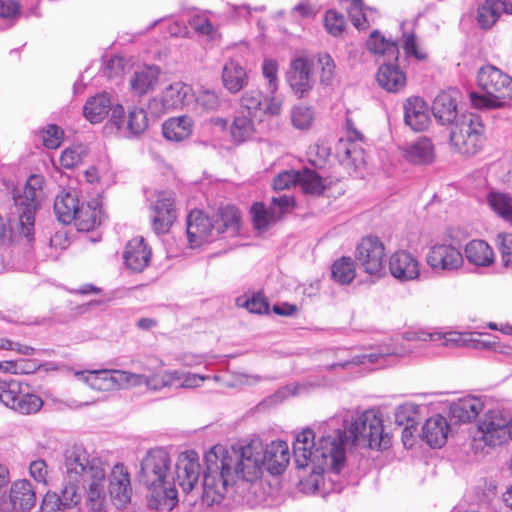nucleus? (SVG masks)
<instances>
[{
	"label": "nucleus",
	"instance_id": "bb28decb",
	"mask_svg": "<svg viewBox=\"0 0 512 512\" xmlns=\"http://www.w3.org/2000/svg\"><path fill=\"white\" fill-rule=\"evenodd\" d=\"M464 261L466 260L475 268L490 267L495 261V254L491 246L484 240H471L463 251Z\"/></svg>",
	"mask_w": 512,
	"mask_h": 512
},
{
	"label": "nucleus",
	"instance_id": "f257e3e1",
	"mask_svg": "<svg viewBox=\"0 0 512 512\" xmlns=\"http://www.w3.org/2000/svg\"><path fill=\"white\" fill-rule=\"evenodd\" d=\"M262 452L260 440H251L229 449L222 445L213 446L204 457L202 501L207 505L220 503L228 487L238 479L248 482L259 479L263 469Z\"/></svg>",
	"mask_w": 512,
	"mask_h": 512
},
{
	"label": "nucleus",
	"instance_id": "680f3d73",
	"mask_svg": "<svg viewBox=\"0 0 512 512\" xmlns=\"http://www.w3.org/2000/svg\"><path fill=\"white\" fill-rule=\"evenodd\" d=\"M382 357H383L382 354L381 355L374 354V353L364 354V355H360V356H355L350 360H339L338 362H335V363L327 366V368H329V369H334L337 367L347 368L350 365L365 364L367 362L374 363V362H378L379 358H382Z\"/></svg>",
	"mask_w": 512,
	"mask_h": 512
},
{
	"label": "nucleus",
	"instance_id": "c756f323",
	"mask_svg": "<svg viewBox=\"0 0 512 512\" xmlns=\"http://www.w3.org/2000/svg\"><path fill=\"white\" fill-rule=\"evenodd\" d=\"M249 81L246 68L235 59H229L222 68V83L232 94L240 92Z\"/></svg>",
	"mask_w": 512,
	"mask_h": 512
},
{
	"label": "nucleus",
	"instance_id": "c9c22d12",
	"mask_svg": "<svg viewBox=\"0 0 512 512\" xmlns=\"http://www.w3.org/2000/svg\"><path fill=\"white\" fill-rule=\"evenodd\" d=\"M486 203L497 217L512 227V194L497 190L489 191Z\"/></svg>",
	"mask_w": 512,
	"mask_h": 512
},
{
	"label": "nucleus",
	"instance_id": "2f4dec72",
	"mask_svg": "<svg viewBox=\"0 0 512 512\" xmlns=\"http://www.w3.org/2000/svg\"><path fill=\"white\" fill-rule=\"evenodd\" d=\"M9 499L13 509L29 510L36 503V493L28 480H18L10 488Z\"/></svg>",
	"mask_w": 512,
	"mask_h": 512
},
{
	"label": "nucleus",
	"instance_id": "864d4df0",
	"mask_svg": "<svg viewBox=\"0 0 512 512\" xmlns=\"http://www.w3.org/2000/svg\"><path fill=\"white\" fill-rule=\"evenodd\" d=\"M350 6L348 8V14L351 18L353 25L358 30H365L370 25L367 11L363 10L362 0H349Z\"/></svg>",
	"mask_w": 512,
	"mask_h": 512
},
{
	"label": "nucleus",
	"instance_id": "8fccbe9b",
	"mask_svg": "<svg viewBox=\"0 0 512 512\" xmlns=\"http://www.w3.org/2000/svg\"><path fill=\"white\" fill-rule=\"evenodd\" d=\"M236 304L246 308L249 312L262 314L268 312L269 305L266 298L259 292L251 296H241L236 299Z\"/></svg>",
	"mask_w": 512,
	"mask_h": 512
},
{
	"label": "nucleus",
	"instance_id": "f3484780",
	"mask_svg": "<svg viewBox=\"0 0 512 512\" xmlns=\"http://www.w3.org/2000/svg\"><path fill=\"white\" fill-rule=\"evenodd\" d=\"M384 244L374 236L361 240L356 248V259L363 271L370 275L379 276L384 269Z\"/></svg>",
	"mask_w": 512,
	"mask_h": 512
},
{
	"label": "nucleus",
	"instance_id": "a878e982",
	"mask_svg": "<svg viewBox=\"0 0 512 512\" xmlns=\"http://www.w3.org/2000/svg\"><path fill=\"white\" fill-rule=\"evenodd\" d=\"M194 94L192 88L183 83L175 82L169 85L161 95V104L164 111L189 107L193 104Z\"/></svg>",
	"mask_w": 512,
	"mask_h": 512
},
{
	"label": "nucleus",
	"instance_id": "a18cd8bd",
	"mask_svg": "<svg viewBox=\"0 0 512 512\" xmlns=\"http://www.w3.org/2000/svg\"><path fill=\"white\" fill-rule=\"evenodd\" d=\"M251 214L255 228L258 231H265L278 218L271 207L266 208L262 203H255L251 207Z\"/></svg>",
	"mask_w": 512,
	"mask_h": 512
},
{
	"label": "nucleus",
	"instance_id": "6e6d98bb",
	"mask_svg": "<svg viewBox=\"0 0 512 512\" xmlns=\"http://www.w3.org/2000/svg\"><path fill=\"white\" fill-rule=\"evenodd\" d=\"M419 407L413 403L400 405L395 413V422L400 426L417 425Z\"/></svg>",
	"mask_w": 512,
	"mask_h": 512
},
{
	"label": "nucleus",
	"instance_id": "052dcab7",
	"mask_svg": "<svg viewBox=\"0 0 512 512\" xmlns=\"http://www.w3.org/2000/svg\"><path fill=\"white\" fill-rule=\"evenodd\" d=\"M63 138V131L56 125H49L42 135L43 145L49 149H56L60 146Z\"/></svg>",
	"mask_w": 512,
	"mask_h": 512
},
{
	"label": "nucleus",
	"instance_id": "338daca9",
	"mask_svg": "<svg viewBox=\"0 0 512 512\" xmlns=\"http://www.w3.org/2000/svg\"><path fill=\"white\" fill-rule=\"evenodd\" d=\"M294 205V200L292 197L287 195H281L279 197L273 198L271 202V208L276 212L277 218L279 219L282 214L286 213L290 208Z\"/></svg>",
	"mask_w": 512,
	"mask_h": 512
},
{
	"label": "nucleus",
	"instance_id": "7c9ffc66",
	"mask_svg": "<svg viewBox=\"0 0 512 512\" xmlns=\"http://www.w3.org/2000/svg\"><path fill=\"white\" fill-rule=\"evenodd\" d=\"M512 14V3L502 0H486L477 12V22L484 29L491 28L503 14Z\"/></svg>",
	"mask_w": 512,
	"mask_h": 512
},
{
	"label": "nucleus",
	"instance_id": "79ce46f5",
	"mask_svg": "<svg viewBox=\"0 0 512 512\" xmlns=\"http://www.w3.org/2000/svg\"><path fill=\"white\" fill-rule=\"evenodd\" d=\"M238 112L262 119L264 115L262 92L258 89L245 91L240 99Z\"/></svg>",
	"mask_w": 512,
	"mask_h": 512
},
{
	"label": "nucleus",
	"instance_id": "de8ad7c7",
	"mask_svg": "<svg viewBox=\"0 0 512 512\" xmlns=\"http://www.w3.org/2000/svg\"><path fill=\"white\" fill-rule=\"evenodd\" d=\"M319 67V82L323 86H331L336 75V65L329 54H319L317 56Z\"/></svg>",
	"mask_w": 512,
	"mask_h": 512
},
{
	"label": "nucleus",
	"instance_id": "b1692460",
	"mask_svg": "<svg viewBox=\"0 0 512 512\" xmlns=\"http://www.w3.org/2000/svg\"><path fill=\"white\" fill-rule=\"evenodd\" d=\"M469 334L456 331L441 333L428 332L425 330H409L404 333V338L408 341H442L445 346L468 347Z\"/></svg>",
	"mask_w": 512,
	"mask_h": 512
},
{
	"label": "nucleus",
	"instance_id": "412c9836",
	"mask_svg": "<svg viewBox=\"0 0 512 512\" xmlns=\"http://www.w3.org/2000/svg\"><path fill=\"white\" fill-rule=\"evenodd\" d=\"M404 122L415 132L426 130L430 123V108L428 104L418 96L407 98L403 103Z\"/></svg>",
	"mask_w": 512,
	"mask_h": 512
},
{
	"label": "nucleus",
	"instance_id": "39448f33",
	"mask_svg": "<svg viewBox=\"0 0 512 512\" xmlns=\"http://www.w3.org/2000/svg\"><path fill=\"white\" fill-rule=\"evenodd\" d=\"M170 458L163 449H152L141 462L140 480L147 487L149 506L156 510H171L177 501L175 484L168 480Z\"/></svg>",
	"mask_w": 512,
	"mask_h": 512
},
{
	"label": "nucleus",
	"instance_id": "6e6552de",
	"mask_svg": "<svg viewBox=\"0 0 512 512\" xmlns=\"http://www.w3.org/2000/svg\"><path fill=\"white\" fill-rule=\"evenodd\" d=\"M352 443H367L371 449H387L391 444L390 434L385 430L382 414L374 409L366 410L360 414L349 428Z\"/></svg>",
	"mask_w": 512,
	"mask_h": 512
},
{
	"label": "nucleus",
	"instance_id": "49530a36",
	"mask_svg": "<svg viewBox=\"0 0 512 512\" xmlns=\"http://www.w3.org/2000/svg\"><path fill=\"white\" fill-rule=\"evenodd\" d=\"M148 126L146 112L142 108L130 110L125 127V135L133 136L142 133Z\"/></svg>",
	"mask_w": 512,
	"mask_h": 512
},
{
	"label": "nucleus",
	"instance_id": "72a5a7b5",
	"mask_svg": "<svg viewBox=\"0 0 512 512\" xmlns=\"http://www.w3.org/2000/svg\"><path fill=\"white\" fill-rule=\"evenodd\" d=\"M158 77L159 70L157 67H139L130 78V89L135 95L142 96L154 88Z\"/></svg>",
	"mask_w": 512,
	"mask_h": 512
},
{
	"label": "nucleus",
	"instance_id": "aec40b11",
	"mask_svg": "<svg viewBox=\"0 0 512 512\" xmlns=\"http://www.w3.org/2000/svg\"><path fill=\"white\" fill-rule=\"evenodd\" d=\"M389 270L401 282L413 281L420 276V262L412 253L400 250L390 256Z\"/></svg>",
	"mask_w": 512,
	"mask_h": 512
},
{
	"label": "nucleus",
	"instance_id": "c03bdc74",
	"mask_svg": "<svg viewBox=\"0 0 512 512\" xmlns=\"http://www.w3.org/2000/svg\"><path fill=\"white\" fill-rule=\"evenodd\" d=\"M298 184L306 194L311 195H320L326 187L324 180L310 169L300 171Z\"/></svg>",
	"mask_w": 512,
	"mask_h": 512
},
{
	"label": "nucleus",
	"instance_id": "ddd939ff",
	"mask_svg": "<svg viewBox=\"0 0 512 512\" xmlns=\"http://www.w3.org/2000/svg\"><path fill=\"white\" fill-rule=\"evenodd\" d=\"M111 111V121L117 130L122 129L124 109L121 105H113L111 96L106 93H98L90 97L84 107L83 115L91 123L103 121Z\"/></svg>",
	"mask_w": 512,
	"mask_h": 512
},
{
	"label": "nucleus",
	"instance_id": "393cba45",
	"mask_svg": "<svg viewBox=\"0 0 512 512\" xmlns=\"http://www.w3.org/2000/svg\"><path fill=\"white\" fill-rule=\"evenodd\" d=\"M378 85L390 93L401 92L407 82L405 72L399 67L398 61L389 60L379 66L376 73Z\"/></svg>",
	"mask_w": 512,
	"mask_h": 512
},
{
	"label": "nucleus",
	"instance_id": "5fc2aeb1",
	"mask_svg": "<svg viewBox=\"0 0 512 512\" xmlns=\"http://www.w3.org/2000/svg\"><path fill=\"white\" fill-rule=\"evenodd\" d=\"M314 120V111L310 107L296 106L291 112V121L295 128L306 130L310 128Z\"/></svg>",
	"mask_w": 512,
	"mask_h": 512
},
{
	"label": "nucleus",
	"instance_id": "7ed1b4c3",
	"mask_svg": "<svg viewBox=\"0 0 512 512\" xmlns=\"http://www.w3.org/2000/svg\"><path fill=\"white\" fill-rule=\"evenodd\" d=\"M164 361L156 356L146 359L144 373H133L118 369H100L77 371L78 380L96 391H116L120 389L146 386L150 391L163 389H194L209 379V376L184 372L181 370H163Z\"/></svg>",
	"mask_w": 512,
	"mask_h": 512
},
{
	"label": "nucleus",
	"instance_id": "f03ea898",
	"mask_svg": "<svg viewBox=\"0 0 512 512\" xmlns=\"http://www.w3.org/2000/svg\"><path fill=\"white\" fill-rule=\"evenodd\" d=\"M63 487L58 495L63 508L107 512L106 469L98 457H90L81 446L66 450Z\"/></svg>",
	"mask_w": 512,
	"mask_h": 512
},
{
	"label": "nucleus",
	"instance_id": "4be33fe9",
	"mask_svg": "<svg viewBox=\"0 0 512 512\" xmlns=\"http://www.w3.org/2000/svg\"><path fill=\"white\" fill-rule=\"evenodd\" d=\"M262 463L272 475L281 474L290 460V451L287 442L272 441L265 447L262 445Z\"/></svg>",
	"mask_w": 512,
	"mask_h": 512
},
{
	"label": "nucleus",
	"instance_id": "09e8293b",
	"mask_svg": "<svg viewBox=\"0 0 512 512\" xmlns=\"http://www.w3.org/2000/svg\"><path fill=\"white\" fill-rule=\"evenodd\" d=\"M278 61L272 58H265L261 65V72L267 81L266 88L268 93H276L279 88Z\"/></svg>",
	"mask_w": 512,
	"mask_h": 512
},
{
	"label": "nucleus",
	"instance_id": "473e14b6",
	"mask_svg": "<svg viewBox=\"0 0 512 512\" xmlns=\"http://www.w3.org/2000/svg\"><path fill=\"white\" fill-rule=\"evenodd\" d=\"M80 207L76 192L62 191L54 202V211L57 219L63 224H70L77 216Z\"/></svg>",
	"mask_w": 512,
	"mask_h": 512
},
{
	"label": "nucleus",
	"instance_id": "a211bd4d",
	"mask_svg": "<svg viewBox=\"0 0 512 512\" xmlns=\"http://www.w3.org/2000/svg\"><path fill=\"white\" fill-rule=\"evenodd\" d=\"M0 401L10 409L23 415L38 412L42 405V399L31 393H22L17 382H11L0 393Z\"/></svg>",
	"mask_w": 512,
	"mask_h": 512
},
{
	"label": "nucleus",
	"instance_id": "3c124183",
	"mask_svg": "<svg viewBox=\"0 0 512 512\" xmlns=\"http://www.w3.org/2000/svg\"><path fill=\"white\" fill-rule=\"evenodd\" d=\"M201 108L203 111L211 112L217 111L222 104L219 95L210 90H201L193 99V104Z\"/></svg>",
	"mask_w": 512,
	"mask_h": 512
},
{
	"label": "nucleus",
	"instance_id": "6ab92c4d",
	"mask_svg": "<svg viewBox=\"0 0 512 512\" xmlns=\"http://www.w3.org/2000/svg\"><path fill=\"white\" fill-rule=\"evenodd\" d=\"M175 478L171 484L178 485L184 493H190L200 476L199 456L194 451H185L178 456L175 465Z\"/></svg>",
	"mask_w": 512,
	"mask_h": 512
},
{
	"label": "nucleus",
	"instance_id": "f704fd0d",
	"mask_svg": "<svg viewBox=\"0 0 512 512\" xmlns=\"http://www.w3.org/2000/svg\"><path fill=\"white\" fill-rule=\"evenodd\" d=\"M262 119L237 112L230 126V134L235 142L242 143L253 137L256 126Z\"/></svg>",
	"mask_w": 512,
	"mask_h": 512
},
{
	"label": "nucleus",
	"instance_id": "423d86ee",
	"mask_svg": "<svg viewBox=\"0 0 512 512\" xmlns=\"http://www.w3.org/2000/svg\"><path fill=\"white\" fill-rule=\"evenodd\" d=\"M240 212L234 206H225L211 219L201 210H193L187 217V237L191 248L212 242L220 234L236 235L240 228Z\"/></svg>",
	"mask_w": 512,
	"mask_h": 512
},
{
	"label": "nucleus",
	"instance_id": "603ef678",
	"mask_svg": "<svg viewBox=\"0 0 512 512\" xmlns=\"http://www.w3.org/2000/svg\"><path fill=\"white\" fill-rule=\"evenodd\" d=\"M86 155V148L82 145L69 147L61 153L60 164L66 169H72L80 164Z\"/></svg>",
	"mask_w": 512,
	"mask_h": 512
},
{
	"label": "nucleus",
	"instance_id": "e433bc0d",
	"mask_svg": "<svg viewBox=\"0 0 512 512\" xmlns=\"http://www.w3.org/2000/svg\"><path fill=\"white\" fill-rule=\"evenodd\" d=\"M484 409L483 401L478 397H465L454 402L451 406V415L460 422H471Z\"/></svg>",
	"mask_w": 512,
	"mask_h": 512
},
{
	"label": "nucleus",
	"instance_id": "e2e57ef3",
	"mask_svg": "<svg viewBox=\"0 0 512 512\" xmlns=\"http://www.w3.org/2000/svg\"><path fill=\"white\" fill-rule=\"evenodd\" d=\"M403 49L407 57H414L419 61H423L427 58V53L418 47L413 34L405 36Z\"/></svg>",
	"mask_w": 512,
	"mask_h": 512
},
{
	"label": "nucleus",
	"instance_id": "dca6fc26",
	"mask_svg": "<svg viewBox=\"0 0 512 512\" xmlns=\"http://www.w3.org/2000/svg\"><path fill=\"white\" fill-rule=\"evenodd\" d=\"M149 209L154 232L157 234L167 233L177 217L172 193L165 191L156 192L154 200H151Z\"/></svg>",
	"mask_w": 512,
	"mask_h": 512
},
{
	"label": "nucleus",
	"instance_id": "bf43d9fd",
	"mask_svg": "<svg viewBox=\"0 0 512 512\" xmlns=\"http://www.w3.org/2000/svg\"><path fill=\"white\" fill-rule=\"evenodd\" d=\"M300 171L288 170L279 173L273 180V187L275 190H285L297 185L299 181Z\"/></svg>",
	"mask_w": 512,
	"mask_h": 512
},
{
	"label": "nucleus",
	"instance_id": "c85d7f7f",
	"mask_svg": "<svg viewBox=\"0 0 512 512\" xmlns=\"http://www.w3.org/2000/svg\"><path fill=\"white\" fill-rule=\"evenodd\" d=\"M449 431L447 419L436 414L426 420L422 428V437L430 447L440 448L446 443Z\"/></svg>",
	"mask_w": 512,
	"mask_h": 512
},
{
	"label": "nucleus",
	"instance_id": "774afa93",
	"mask_svg": "<svg viewBox=\"0 0 512 512\" xmlns=\"http://www.w3.org/2000/svg\"><path fill=\"white\" fill-rule=\"evenodd\" d=\"M56 493H47L42 501L41 512H65Z\"/></svg>",
	"mask_w": 512,
	"mask_h": 512
},
{
	"label": "nucleus",
	"instance_id": "a19ab883",
	"mask_svg": "<svg viewBox=\"0 0 512 512\" xmlns=\"http://www.w3.org/2000/svg\"><path fill=\"white\" fill-rule=\"evenodd\" d=\"M193 130V121L189 116L170 118L163 124V135L170 141H182L187 139Z\"/></svg>",
	"mask_w": 512,
	"mask_h": 512
},
{
	"label": "nucleus",
	"instance_id": "4d7b16f0",
	"mask_svg": "<svg viewBox=\"0 0 512 512\" xmlns=\"http://www.w3.org/2000/svg\"><path fill=\"white\" fill-rule=\"evenodd\" d=\"M325 28L332 36H340L344 31L345 20L341 13L335 10H328L324 18Z\"/></svg>",
	"mask_w": 512,
	"mask_h": 512
},
{
	"label": "nucleus",
	"instance_id": "cd10ccee",
	"mask_svg": "<svg viewBox=\"0 0 512 512\" xmlns=\"http://www.w3.org/2000/svg\"><path fill=\"white\" fill-rule=\"evenodd\" d=\"M432 113L441 125L452 126L460 115L457 111V99L451 92H441L436 96L432 105Z\"/></svg>",
	"mask_w": 512,
	"mask_h": 512
},
{
	"label": "nucleus",
	"instance_id": "69168bd1",
	"mask_svg": "<svg viewBox=\"0 0 512 512\" xmlns=\"http://www.w3.org/2000/svg\"><path fill=\"white\" fill-rule=\"evenodd\" d=\"M191 27L200 35L211 36L215 28L208 18L196 15L190 20Z\"/></svg>",
	"mask_w": 512,
	"mask_h": 512
},
{
	"label": "nucleus",
	"instance_id": "9d476101",
	"mask_svg": "<svg viewBox=\"0 0 512 512\" xmlns=\"http://www.w3.org/2000/svg\"><path fill=\"white\" fill-rule=\"evenodd\" d=\"M484 131L483 121L478 114H460L451 127L450 143L460 154L475 155L483 147Z\"/></svg>",
	"mask_w": 512,
	"mask_h": 512
},
{
	"label": "nucleus",
	"instance_id": "f8f14e48",
	"mask_svg": "<svg viewBox=\"0 0 512 512\" xmlns=\"http://www.w3.org/2000/svg\"><path fill=\"white\" fill-rule=\"evenodd\" d=\"M106 469V492L108 504L111 502L117 508H123L131 501V478L126 466L116 463L110 467L104 462Z\"/></svg>",
	"mask_w": 512,
	"mask_h": 512
},
{
	"label": "nucleus",
	"instance_id": "5701e85b",
	"mask_svg": "<svg viewBox=\"0 0 512 512\" xmlns=\"http://www.w3.org/2000/svg\"><path fill=\"white\" fill-rule=\"evenodd\" d=\"M151 248L143 237L129 240L123 252L124 263L133 272H142L150 264Z\"/></svg>",
	"mask_w": 512,
	"mask_h": 512
},
{
	"label": "nucleus",
	"instance_id": "2eb2a0df",
	"mask_svg": "<svg viewBox=\"0 0 512 512\" xmlns=\"http://www.w3.org/2000/svg\"><path fill=\"white\" fill-rule=\"evenodd\" d=\"M285 79L291 91L297 98L307 96L313 89V62L305 57L293 59L285 74Z\"/></svg>",
	"mask_w": 512,
	"mask_h": 512
},
{
	"label": "nucleus",
	"instance_id": "4468645a",
	"mask_svg": "<svg viewBox=\"0 0 512 512\" xmlns=\"http://www.w3.org/2000/svg\"><path fill=\"white\" fill-rule=\"evenodd\" d=\"M426 263L436 272H456L464 265L460 249L449 243H436L426 254Z\"/></svg>",
	"mask_w": 512,
	"mask_h": 512
},
{
	"label": "nucleus",
	"instance_id": "0e129e2a",
	"mask_svg": "<svg viewBox=\"0 0 512 512\" xmlns=\"http://www.w3.org/2000/svg\"><path fill=\"white\" fill-rule=\"evenodd\" d=\"M30 476L38 483L46 485L48 469L47 464L42 459L32 461L29 466Z\"/></svg>",
	"mask_w": 512,
	"mask_h": 512
},
{
	"label": "nucleus",
	"instance_id": "13d9d810",
	"mask_svg": "<svg viewBox=\"0 0 512 512\" xmlns=\"http://www.w3.org/2000/svg\"><path fill=\"white\" fill-rule=\"evenodd\" d=\"M497 245L501 252L504 266L507 268H512V234H498Z\"/></svg>",
	"mask_w": 512,
	"mask_h": 512
},
{
	"label": "nucleus",
	"instance_id": "ea45409f",
	"mask_svg": "<svg viewBox=\"0 0 512 512\" xmlns=\"http://www.w3.org/2000/svg\"><path fill=\"white\" fill-rule=\"evenodd\" d=\"M405 158L415 164L431 163L434 159V146L427 137H420L407 145L404 150Z\"/></svg>",
	"mask_w": 512,
	"mask_h": 512
},
{
	"label": "nucleus",
	"instance_id": "58836bf2",
	"mask_svg": "<svg viewBox=\"0 0 512 512\" xmlns=\"http://www.w3.org/2000/svg\"><path fill=\"white\" fill-rule=\"evenodd\" d=\"M102 218L103 214L99 204L89 202L80 205L73 221L79 231H90L100 225Z\"/></svg>",
	"mask_w": 512,
	"mask_h": 512
},
{
	"label": "nucleus",
	"instance_id": "4c0bfd02",
	"mask_svg": "<svg viewBox=\"0 0 512 512\" xmlns=\"http://www.w3.org/2000/svg\"><path fill=\"white\" fill-rule=\"evenodd\" d=\"M367 49L376 56L386 57L388 60L398 61L399 47L396 42L387 39L379 31L370 34L366 41Z\"/></svg>",
	"mask_w": 512,
	"mask_h": 512
},
{
	"label": "nucleus",
	"instance_id": "0eeeda50",
	"mask_svg": "<svg viewBox=\"0 0 512 512\" xmlns=\"http://www.w3.org/2000/svg\"><path fill=\"white\" fill-rule=\"evenodd\" d=\"M477 85L485 94L470 93L475 108H501L512 99V78L494 65H484L478 70Z\"/></svg>",
	"mask_w": 512,
	"mask_h": 512
},
{
	"label": "nucleus",
	"instance_id": "1a4fd4ad",
	"mask_svg": "<svg viewBox=\"0 0 512 512\" xmlns=\"http://www.w3.org/2000/svg\"><path fill=\"white\" fill-rule=\"evenodd\" d=\"M44 178L32 175L25 186L14 193V203L19 217L20 233L28 241L34 237L35 211L43 198Z\"/></svg>",
	"mask_w": 512,
	"mask_h": 512
},
{
	"label": "nucleus",
	"instance_id": "20e7f679",
	"mask_svg": "<svg viewBox=\"0 0 512 512\" xmlns=\"http://www.w3.org/2000/svg\"><path fill=\"white\" fill-rule=\"evenodd\" d=\"M346 432L340 419L331 418L318 426L317 432L306 428L297 434L293 454L299 469L309 468L318 485L319 477L326 471L338 473L345 463Z\"/></svg>",
	"mask_w": 512,
	"mask_h": 512
},
{
	"label": "nucleus",
	"instance_id": "37998d69",
	"mask_svg": "<svg viewBox=\"0 0 512 512\" xmlns=\"http://www.w3.org/2000/svg\"><path fill=\"white\" fill-rule=\"evenodd\" d=\"M332 277L340 284L350 283L356 275L354 262L350 257L336 260L331 267Z\"/></svg>",
	"mask_w": 512,
	"mask_h": 512
},
{
	"label": "nucleus",
	"instance_id": "9b49d317",
	"mask_svg": "<svg viewBox=\"0 0 512 512\" xmlns=\"http://www.w3.org/2000/svg\"><path fill=\"white\" fill-rule=\"evenodd\" d=\"M511 416L508 412L494 408L486 411L477 424L478 437L488 446H496L508 439Z\"/></svg>",
	"mask_w": 512,
	"mask_h": 512
}]
</instances>
